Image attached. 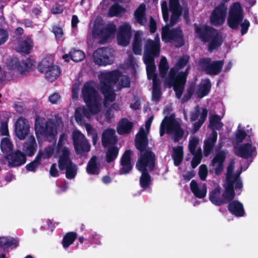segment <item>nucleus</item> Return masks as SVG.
<instances>
[{"instance_id":"obj_36","label":"nucleus","mask_w":258,"mask_h":258,"mask_svg":"<svg viewBox=\"0 0 258 258\" xmlns=\"http://www.w3.org/2000/svg\"><path fill=\"white\" fill-rule=\"evenodd\" d=\"M238 177V176L233 177L232 174H227L226 179V183L224 185L226 193L230 194L234 197L235 196L234 184Z\"/></svg>"},{"instance_id":"obj_51","label":"nucleus","mask_w":258,"mask_h":258,"mask_svg":"<svg viewBox=\"0 0 258 258\" xmlns=\"http://www.w3.org/2000/svg\"><path fill=\"white\" fill-rule=\"evenodd\" d=\"M196 87L195 83H191L189 85L186 90V93L184 94L183 97L181 98V102L182 103H185L190 99L195 92Z\"/></svg>"},{"instance_id":"obj_49","label":"nucleus","mask_w":258,"mask_h":258,"mask_svg":"<svg viewBox=\"0 0 258 258\" xmlns=\"http://www.w3.org/2000/svg\"><path fill=\"white\" fill-rule=\"evenodd\" d=\"M85 126L87 132L88 136L89 137H92L93 145L95 146L98 140L97 131L89 123H86Z\"/></svg>"},{"instance_id":"obj_41","label":"nucleus","mask_w":258,"mask_h":258,"mask_svg":"<svg viewBox=\"0 0 258 258\" xmlns=\"http://www.w3.org/2000/svg\"><path fill=\"white\" fill-rule=\"evenodd\" d=\"M86 171L89 174L99 173V168L97 163V157L93 156L88 162Z\"/></svg>"},{"instance_id":"obj_62","label":"nucleus","mask_w":258,"mask_h":258,"mask_svg":"<svg viewBox=\"0 0 258 258\" xmlns=\"http://www.w3.org/2000/svg\"><path fill=\"white\" fill-rule=\"evenodd\" d=\"M240 25L241 27V33L243 35L247 32L250 26V23L248 20L244 19L242 22H241Z\"/></svg>"},{"instance_id":"obj_14","label":"nucleus","mask_w":258,"mask_h":258,"mask_svg":"<svg viewBox=\"0 0 258 258\" xmlns=\"http://www.w3.org/2000/svg\"><path fill=\"white\" fill-rule=\"evenodd\" d=\"M227 13V8L224 4H220L213 10L210 20L211 25L219 26L224 23Z\"/></svg>"},{"instance_id":"obj_1","label":"nucleus","mask_w":258,"mask_h":258,"mask_svg":"<svg viewBox=\"0 0 258 258\" xmlns=\"http://www.w3.org/2000/svg\"><path fill=\"white\" fill-rule=\"evenodd\" d=\"M149 144L147 133L143 127L140 128L135 139V146L141 154L136 164L138 170H148L153 171L155 169L156 161L155 154L150 149H146Z\"/></svg>"},{"instance_id":"obj_40","label":"nucleus","mask_w":258,"mask_h":258,"mask_svg":"<svg viewBox=\"0 0 258 258\" xmlns=\"http://www.w3.org/2000/svg\"><path fill=\"white\" fill-rule=\"evenodd\" d=\"M142 172L140 178V184L143 189H147L151 182V177L148 170H139Z\"/></svg>"},{"instance_id":"obj_58","label":"nucleus","mask_w":258,"mask_h":258,"mask_svg":"<svg viewBox=\"0 0 258 258\" xmlns=\"http://www.w3.org/2000/svg\"><path fill=\"white\" fill-rule=\"evenodd\" d=\"M208 172V168L205 164H202L200 166L199 175L201 180L204 181L206 179Z\"/></svg>"},{"instance_id":"obj_19","label":"nucleus","mask_w":258,"mask_h":258,"mask_svg":"<svg viewBox=\"0 0 258 258\" xmlns=\"http://www.w3.org/2000/svg\"><path fill=\"white\" fill-rule=\"evenodd\" d=\"M132 154L131 150H126L122 155L120 159L121 167L119 170V174H127L132 170L133 165L132 163Z\"/></svg>"},{"instance_id":"obj_60","label":"nucleus","mask_w":258,"mask_h":258,"mask_svg":"<svg viewBox=\"0 0 258 258\" xmlns=\"http://www.w3.org/2000/svg\"><path fill=\"white\" fill-rule=\"evenodd\" d=\"M72 138L74 145L77 144V142L78 143L85 139L84 135L78 131H74L73 133Z\"/></svg>"},{"instance_id":"obj_32","label":"nucleus","mask_w":258,"mask_h":258,"mask_svg":"<svg viewBox=\"0 0 258 258\" xmlns=\"http://www.w3.org/2000/svg\"><path fill=\"white\" fill-rule=\"evenodd\" d=\"M33 46V44L32 41L29 39H26L19 43L17 51L21 53L28 54L30 53Z\"/></svg>"},{"instance_id":"obj_34","label":"nucleus","mask_w":258,"mask_h":258,"mask_svg":"<svg viewBox=\"0 0 258 258\" xmlns=\"http://www.w3.org/2000/svg\"><path fill=\"white\" fill-rule=\"evenodd\" d=\"M136 21L141 25H143L146 21V5L141 4L134 12Z\"/></svg>"},{"instance_id":"obj_56","label":"nucleus","mask_w":258,"mask_h":258,"mask_svg":"<svg viewBox=\"0 0 258 258\" xmlns=\"http://www.w3.org/2000/svg\"><path fill=\"white\" fill-rule=\"evenodd\" d=\"M52 32L57 40H59L63 36V29L58 25H53L52 27Z\"/></svg>"},{"instance_id":"obj_21","label":"nucleus","mask_w":258,"mask_h":258,"mask_svg":"<svg viewBox=\"0 0 258 258\" xmlns=\"http://www.w3.org/2000/svg\"><path fill=\"white\" fill-rule=\"evenodd\" d=\"M118 139L115 136L114 130L107 128L105 130L102 134L101 142L104 147L114 146L117 143Z\"/></svg>"},{"instance_id":"obj_30","label":"nucleus","mask_w":258,"mask_h":258,"mask_svg":"<svg viewBox=\"0 0 258 258\" xmlns=\"http://www.w3.org/2000/svg\"><path fill=\"white\" fill-rule=\"evenodd\" d=\"M142 36L141 32L138 31L136 32L132 43V50L136 55L142 54Z\"/></svg>"},{"instance_id":"obj_26","label":"nucleus","mask_w":258,"mask_h":258,"mask_svg":"<svg viewBox=\"0 0 258 258\" xmlns=\"http://www.w3.org/2000/svg\"><path fill=\"white\" fill-rule=\"evenodd\" d=\"M70 151L66 147H64L62 154L58 160V166L60 170H63L73 164L70 158Z\"/></svg>"},{"instance_id":"obj_4","label":"nucleus","mask_w":258,"mask_h":258,"mask_svg":"<svg viewBox=\"0 0 258 258\" xmlns=\"http://www.w3.org/2000/svg\"><path fill=\"white\" fill-rule=\"evenodd\" d=\"M165 130L167 134H173V141L175 143L182 139L184 133L180 123L175 119L174 114H171L169 116H166L161 122L160 127L161 137L165 134Z\"/></svg>"},{"instance_id":"obj_52","label":"nucleus","mask_w":258,"mask_h":258,"mask_svg":"<svg viewBox=\"0 0 258 258\" xmlns=\"http://www.w3.org/2000/svg\"><path fill=\"white\" fill-rule=\"evenodd\" d=\"M65 169L66 177L68 179H73L76 176L77 173V169L75 164H73Z\"/></svg>"},{"instance_id":"obj_29","label":"nucleus","mask_w":258,"mask_h":258,"mask_svg":"<svg viewBox=\"0 0 258 258\" xmlns=\"http://www.w3.org/2000/svg\"><path fill=\"white\" fill-rule=\"evenodd\" d=\"M134 124L126 118H122L118 122L117 126V132L122 135L130 134L133 127Z\"/></svg>"},{"instance_id":"obj_7","label":"nucleus","mask_w":258,"mask_h":258,"mask_svg":"<svg viewBox=\"0 0 258 258\" xmlns=\"http://www.w3.org/2000/svg\"><path fill=\"white\" fill-rule=\"evenodd\" d=\"M82 96L86 104H88L90 108H93L91 104L96 107L100 106V96L93 84L87 82L84 84L82 89Z\"/></svg>"},{"instance_id":"obj_5","label":"nucleus","mask_w":258,"mask_h":258,"mask_svg":"<svg viewBox=\"0 0 258 258\" xmlns=\"http://www.w3.org/2000/svg\"><path fill=\"white\" fill-rule=\"evenodd\" d=\"M172 26L165 25L162 28L161 38L165 42L175 43V47H181L185 44L183 33L180 26L170 29Z\"/></svg>"},{"instance_id":"obj_38","label":"nucleus","mask_w":258,"mask_h":258,"mask_svg":"<svg viewBox=\"0 0 258 258\" xmlns=\"http://www.w3.org/2000/svg\"><path fill=\"white\" fill-rule=\"evenodd\" d=\"M76 152L78 154L88 152L90 150L91 145L89 142L85 139L82 141L74 145Z\"/></svg>"},{"instance_id":"obj_53","label":"nucleus","mask_w":258,"mask_h":258,"mask_svg":"<svg viewBox=\"0 0 258 258\" xmlns=\"http://www.w3.org/2000/svg\"><path fill=\"white\" fill-rule=\"evenodd\" d=\"M143 60L146 65L147 72H155L156 65L155 63V58H143Z\"/></svg>"},{"instance_id":"obj_15","label":"nucleus","mask_w":258,"mask_h":258,"mask_svg":"<svg viewBox=\"0 0 258 258\" xmlns=\"http://www.w3.org/2000/svg\"><path fill=\"white\" fill-rule=\"evenodd\" d=\"M160 52V44L159 38L157 41L151 39L147 40L144 47L143 58H155L159 56Z\"/></svg>"},{"instance_id":"obj_57","label":"nucleus","mask_w":258,"mask_h":258,"mask_svg":"<svg viewBox=\"0 0 258 258\" xmlns=\"http://www.w3.org/2000/svg\"><path fill=\"white\" fill-rule=\"evenodd\" d=\"M199 144V140L197 137H194L189 140L188 144V150L191 154L195 153V151Z\"/></svg>"},{"instance_id":"obj_25","label":"nucleus","mask_w":258,"mask_h":258,"mask_svg":"<svg viewBox=\"0 0 258 258\" xmlns=\"http://www.w3.org/2000/svg\"><path fill=\"white\" fill-rule=\"evenodd\" d=\"M228 210L230 213L236 217H242L245 214L243 204L237 200H232L228 202Z\"/></svg>"},{"instance_id":"obj_8","label":"nucleus","mask_w":258,"mask_h":258,"mask_svg":"<svg viewBox=\"0 0 258 258\" xmlns=\"http://www.w3.org/2000/svg\"><path fill=\"white\" fill-rule=\"evenodd\" d=\"M243 19V11L239 2L234 3L230 7L227 24L232 29H237Z\"/></svg>"},{"instance_id":"obj_13","label":"nucleus","mask_w":258,"mask_h":258,"mask_svg":"<svg viewBox=\"0 0 258 258\" xmlns=\"http://www.w3.org/2000/svg\"><path fill=\"white\" fill-rule=\"evenodd\" d=\"M200 64L204 69L207 74L217 75L222 71L224 60H215L211 62L210 58H205L200 60Z\"/></svg>"},{"instance_id":"obj_61","label":"nucleus","mask_w":258,"mask_h":258,"mask_svg":"<svg viewBox=\"0 0 258 258\" xmlns=\"http://www.w3.org/2000/svg\"><path fill=\"white\" fill-rule=\"evenodd\" d=\"M162 95L161 89H153L152 99L155 102H159Z\"/></svg>"},{"instance_id":"obj_54","label":"nucleus","mask_w":258,"mask_h":258,"mask_svg":"<svg viewBox=\"0 0 258 258\" xmlns=\"http://www.w3.org/2000/svg\"><path fill=\"white\" fill-rule=\"evenodd\" d=\"M1 148L3 152H11L13 145L10 141L7 139H3L1 143Z\"/></svg>"},{"instance_id":"obj_16","label":"nucleus","mask_w":258,"mask_h":258,"mask_svg":"<svg viewBox=\"0 0 258 258\" xmlns=\"http://www.w3.org/2000/svg\"><path fill=\"white\" fill-rule=\"evenodd\" d=\"M5 158L8 161V166L12 168L21 166L27 161L26 155L19 150L8 154Z\"/></svg>"},{"instance_id":"obj_31","label":"nucleus","mask_w":258,"mask_h":258,"mask_svg":"<svg viewBox=\"0 0 258 258\" xmlns=\"http://www.w3.org/2000/svg\"><path fill=\"white\" fill-rule=\"evenodd\" d=\"M211 83L209 79H206L198 88L197 94L200 98L208 95L211 89Z\"/></svg>"},{"instance_id":"obj_23","label":"nucleus","mask_w":258,"mask_h":258,"mask_svg":"<svg viewBox=\"0 0 258 258\" xmlns=\"http://www.w3.org/2000/svg\"><path fill=\"white\" fill-rule=\"evenodd\" d=\"M37 148V145L34 136H31L27 141L23 144L22 152L26 155V157H32L36 152Z\"/></svg>"},{"instance_id":"obj_20","label":"nucleus","mask_w":258,"mask_h":258,"mask_svg":"<svg viewBox=\"0 0 258 258\" xmlns=\"http://www.w3.org/2000/svg\"><path fill=\"white\" fill-rule=\"evenodd\" d=\"M226 159V153L221 150L216 154L213 158L211 165L215 167V173L216 175L221 174L224 169L223 163Z\"/></svg>"},{"instance_id":"obj_28","label":"nucleus","mask_w":258,"mask_h":258,"mask_svg":"<svg viewBox=\"0 0 258 258\" xmlns=\"http://www.w3.org/2000/svg\"><path fill=\"white\" fill-rule=\"evenodd\" d=\"M190 188L195 197L199 199H203L206 197L207 191V185L204 183L202 188H200L197 182L195 180H192L190 183Z\"/></svg>"},{"instance_id":"obj_44","label":"nucleus","mask_w":258,"mask_h":258,"mask_svg":"<svg viewBox=\"0 0 258 258\" xmlns=\"http://www.w3.org/2000/svg\"><path fill=\"white\" fill-rule=\"evenodd\" d=\"M125 12V9L118 4L115 3L112 5L109 9L108 15L110 17L118 16L119 15Z\"/></svg>"},{"instance_id":"obj_10","label":"nucleus","mask_w":258,"mask_h":258,"mask_svg":"<svg viewBox=\"0 0 258 258\" xmlns=\"http://www.w3.org/2000/svg\"><path fill=\"white\" fill-rule=\"evenodd\" d=\"M114 59L112 49L108 47L99 48L93 53L94 61L99 66L111 64L113 63Z\"/></svg>"},{"instance_id":"obj_48","label":"nucleus","mask_w":258,"mask_h":258,"mask_svg":"<svg viewBox=\"0 0 258 258\" xmlns=\"http://www.w3.org/2000/svg\"><path fill=\"white\" fill-rule=\"evenodd\" d=\"M169 69L167 59L165 57H162L159 64V71L161 78H165Z\"/></svg>"},{"instance_id":"obj_18","label":"nucleus","mask_w":258,"mask_h":258,"mask_svg":"<svg viewBox=\"0 0 258 258\" xmlns=\"http://www.w3.org/2000/svg\"><path fill=\"white\" fill-rule=\"evenodd\" d=\"M15 132L19 139L24 140L30 132V125L28 120L23 116L18 117L15 123Z\"/></svg>"},{"instance_id":"obj_27","label":"nucleus","mask_w":258,"mask_h":258,"mask_svg":"<svg viewBox=\"0 0 258 258\" xmlns=\"http://www.w3.org/2000/svg\"><path fill=\"white\" fill-rule=\"evenodd\" d=\"M19 239L11 236L0 237V248L4 250L13 249L19 245Z\"/></svg>"},{"instance_id":"obj_64","label":"nucleus","mask_w":258,"mask_h":258,"mask_svg":"<svg viewBox=\"0 0 258 258\" xmlns=\"http://www.w3.org/2000/svg\"><path fill=\"white\" fill-rule=\"evenodd\" d=\"M40 165L37 163L35 161H32L29 163L27 164L26 166V169L28 171L35 172Z\"/></svg>"},{"instance_id":"obj_46","label":"nucleus","mask_w":258,"mask_h":258,"mask_svg":"<svg viewBox=\"0 0 258 258\" xmlns=\"http://www.w3.org/2000/svg\"><path fill=\"white\" fill-rule=\"evenodd\" d=\"M91 105L93 108H90L88 104H86L87 107L82 108V114L87 118L90 117L91 114H97L100 111L99 105H96V107L92 104Z\"/></svg>"},{"instance_id":"obj_6","label":"nucleus","mask_w":258,"mask_h":258,"mask_svg":"<svg viewBox=\"0 0 258 258\" xmlns=\"http://www.w3.org/2000/svg\"><path fill=\"white\" fill-rule=\"evenodd\" d=\"M35 130L36 133L50 139L54 138L57 133L56 124L51 119L46 120L39 116L35 119Z\"/></svg>"},{"instance_id":"obj_42","label":"nucleus","mask_w":258,"mask_h":258,"mask_svg":"<svg viewBox=\"0 0 258 258\" xmlns=\"http://www.w3.org/2000/svg\"><path fill=\"white\" fill-rule=\"evenodd\" d=\"M119 153V149L115 146L109 147L106 152L105 160L107 163H110L114 161L117 158Z\"/></svg>"},{"instance_id":"obj_3","label":"nucleus","mask_w":258,"mask_h":258,"mask_svg":"<svg viewBox=\"0 0 258 258\" xmlns=\"http://www.w3.org/2000/svg\"><path fill=\"white\" fill-rule=\"evenodd\" d=\"M196 37L204 43H208V50L210 52L218 49L223 43L221 33L217 29L207 24L199 25L194 24Z\"/></svg>"},{"instance_id":"obj_43","label":"nucleus","mask_w":258,"mask_h":258,"mask_svg":"<svg viewBox=\"0 0 258 258\" xmlns=\"http://www.w3.org/2000/svg\"><path fill=\"white\" fill-rule=\"evenodd\" d=\"M116 31V26L114 24H108L105 27L102 28L100 30L101 37L104 39L107 40Z\"/></svg>"},{"instance_id":"obj_24","label":"nucleus","mask_w":258,"mask_h":258,"mask_svg":"<svg viewBox=\"0 0 258 258\" xmlns=\"http://www.w3.org/2000/svg\"><path fill=\"white\" fill-rule=\"evenodd\" d=\"M218 134L216 131H212L208 138L204 141V155L208 156L212 152L217 140Z\"/></svg>"},{"instance_id":"obj_47","label":"nucleus","mask_w":258,"mask_h":258,"mask_svg":"<svg viewBox=\"0 0 258 258\" xmlns=\"http://www.w3.org/2000/svg\"><path fill=\"white\" fill-rule=\"evenodd\" d=\"M54 65L52 58L50 57H45L41 60L39 62L38 69L40 72L43 73L46 70L50 68L51 66Z\"/></svg>"},{"instance_id":"obj_50","label":"nucleus","mask_w":258,"mask_h":258,"mask_svg":"<svg viewBox=\"0 0 258 258\" xmlns=\"http://www.w3.org/2000/svg\"><path fill=\"white\" fill-rule=\"evenodd\" d=\"M71 59L75 62H79L85 58V54L80 50H72L70 52Z\"/></svg>"},{"instance_id":"obj_2","label":"nucleus","mask_w":258,"mask_h":258,"mask_svg":"<svg viewBox=\"0 0 258 258\" xmlns=\"http://www.w3.org/2000/svg\"><path fill=\"white\" fill-rule=\"evenodd\" d=\"M100 92L104 97L106 101L112 102L116 98L113 85L119 81L121 88H127L130 86L131 79L127 75L121 76L118 70L102 73L99 75Z\"/></svg>"},{"instance_id":"obj_12","label":"nucleus","mask_w":258,"mask_h":258,"mask_svg":"<svg viewBox=\"0 0 258 258\" xmlns=\"http://www.w3.org/2000/svg\"><path fill=\"white\" fill-rule=\"evenodd\" d=\"M35 60L30 57L22 60L21 62L16 57H13L8 60L7 66L11 70H16L23 74L29 71L30 69L35 64Z\"/></svg>"},{"instance_id":"obj_63","label":"nucleus","mask_w":258,"mask_h":258,"mask_svg":"<svg viewBox=\"0 0 258 258\" xmlns=\"http://www.w3.org/2000/svg\"><path fill=\"white\" fill-rule=\"evenodd\" d=\"M246 134L243 130H238L235 134L236 141L237 143H241L246 138Z\"/></svg>"},{"instance_id":"obj_59","label":"nucleus","mask_w":258,"mask_h":258,"mask_svg":"<svg viewBox=\"0 0 258 258\" xmlns=\"http://www.w3.org/2000/svg\"><path fill=\"white\" fill-rule=\"evenodd\" d=\"M190 70V66H188L184 72H179L178 73V77L182 81V87L183 86L185 87V85L187 81V77L189 73V70Z\"/></svg>"},{"instance_id":"obj_9","label":"nucleus","mask_w":258,"mask_h":258,"mask_svg":"<svg viewBox=\"0 0 258 258\" xmlns=\"http://www.w3.org/2000/svg\"><path fill=\"white\" fill-rule=\"evenodd\" d=\"M164 85L169 88L173 87V90L175 93L176 97L179 99H181L184 87L182 86V81L178 77V73L174 69L170 70L168 78L164 81Z\"/></svg>"},{"instance_id":"obj_37","label":"nucleus","mask_w":258,"mask_h":258,"mask_svg":"<svg viewBox=\"0 0 258 258\" xmlns=\"http://www.w3.org/2000/svg\"><path fill=\"white\" fill-rule=\"evenodd\" d=\"M221 117L218 114L211 115L209 118V127L212 130L216 131L220 130L223 126V123L221 121Z\"/></svg>"},{"instance_id":"obj_17","label":"nucleus","mask_w":258,"mask_h":258,"mask_svg":"<svg viewBox=\"0 0 258 258\" xmlns=\"http://www.w3.org/2000/svg\"><path fill=\"white\" fill-rule=\"evenodd\" d=\"M132 36L131 26L127 23H125L119 26L117 34V40L118 44L122 46H127Z\"/></svg>"},{"instance_id":"obj_33","label":"nucleus","mask_w":258,"mask_h":258,"mask_svg":"<svg viewBox=\"0 0 258 258\" xmlns=\"http://www.w3.org/2000/svg\"><path fill=\"white\" fill-rule=\"evenodd\" d=\"M44 72L46 79L52 82L59 77L60 74V67L57 65H53Z\"/></svg>"},{"instance_id":"obj_55","label":"nucleus","mask_w":258,"mask_h":258,"mask_svg":"<svg viewBox=\"0 0 258 258\" xmlns=\"http://www.w3.org/2000/svg\"><path fill=\"white\" fill-rule=\"evenodd\" d=\"M189 56L188 55H183L181 56L176 63V68L179 69H182L186 66L188 62Z\"/></svg>"},{"instance_id":"obj_11","label":"nucleus","mask_w":258,"mask_h":258,"mask_svg":"<svg viewBox=\"0 0 258 258\" xmlns=\"http://www.w3.org/2000/svg\"><path fill=\"white\" fill-rule=\"evenodd\" d=\"M234 197L230 194L226 193L225 189L222 192V188L218 186L209 192V200L214 205L220 206L233 200Z\"/></svg>"},{"instance_id":"obj_39","label":"nucleus","mask_w":258,"mask_h":258,"mask_svg":"<svg viewBox=\"0 0 258 258\" xmlns=\"http://www.w3.org/2000/svg\"><path fill=\"white\" fill-rule=\"evenodd\" d=\"M77 233L71 231L67 232L63 237L61 244L64 248H68L77 238Z\"/></svg>"},{"instance_id":"obj_22","label":"nucleus","mask_w":258,"mask_h":258,"mask_svg":"<svg viewBox=\"0 0 258 258\" xmlns=\"http://www.w3.org/2000/svg\"><path fill=\"white\" fill-rule=\"evenodd\" d=\"M255 150V147L252 148L251 143H247L235 148L234 153L238 157L248 159L252 156V153Z\"/></svg>"},{"instance_id":"obj_45","label":"nucleus","mask_w":258,"mask_h":258,"mask_svg":"<svg viewBox=\"0 0 258 258\" xmlns=\"http://www.w3.org/2000/svg\"><path fill=\"white\" fill-rule=\"evenodd\" d=\"M169 10L171 12L170 21L169 23H167L166 25H168L169 26H173L179 21L180 17L182 13V9H174Z\"/></svg>"},{"instance_id":"obj_35","label":"nucleus","mask_w":258,"mask_h":258,"mask_svg":"<svg viewBox=\"0 0 258 258\" xmlns=\"http://www.w3.org/2000/svg\"><path fill=\"white\" fill-rule=\"evenodd\" d=\"M172 157L174 161V164L175 166L180 165L183 160V148L181 146H178L173 149Z\"/></svg>"}]
</instances>
